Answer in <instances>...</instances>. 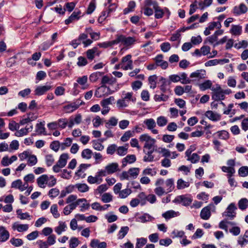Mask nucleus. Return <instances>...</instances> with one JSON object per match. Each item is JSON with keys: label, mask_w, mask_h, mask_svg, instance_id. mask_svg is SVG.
Returning a JSON list of instances; mask_svg holds the SVG:
<instances>
[{"label": "nucleus", "mask_w": 248, "mask_h": 248, "mask_svg": "<svg viewBox=\"0 0 248 248\" xmlns=\"http://www.w3.org/2000/svg\"><path fill=\"white\" fill-rule=\"evenodd\" d=\"M93 41L90 39H88L87 33H81L77 39L72 40L70 43L71 45L74 48H76L78 45L82 43L84 47H87L92 43Z\"/></svg>", "instance_id": "obj_1"}, {"label": "nucleus", "mask_w": 248, "mask_h": 248, "mask_svg": "<svg viewBox=\"0 0 248 248\" xmlns=\"http://www.w3.org/2000/svg\"><path fill=\"white\" fill-rule=\"evenodd\" d=\"M212 91V98L215 101H221L225 99V95L220 85L217 84L215 87L211 88Z\"/></svg>", "instance_id": "obj_2"}, {"label": "nucleus", "mask_w": 248, "mask_h": 248, "mask_svg": "<svg viewBox=\"0 0 248 248\" xmlns=\"http://www.w3.org/2000/svg\"><path fill=\"white\" fill-rule=\"evenodd\" d=\"M69 158V155L67 153L62 154L57 162L56 164L53 167V170H60L66 165L67 160Z\"/></svg>", "instance_id": "obj_3"}, {"label": "nucleus", "mask_w": 248, "mask_h": 248, "mask_svg": "<svg viewBox=\"0 0 248 248\" xmlns=\"http://www.w3.org/2000/svg\"><path fill=\"white\" fill-rule=\"evenodd\" d=\"M237 209V207L234 203L232 202L230 204L226 211L222 214L223 216L227 217L228 219L232 220L233 219L236 215L235 212Z\"/></svg>", "instance_id": "obj_4"}, {"label": "nucleus", "mask_w": 248, "mask_h": 248, "mask_svg": "<svg viewBox=\"0 0 248 248\" xmlns=\"http://www.w3.org/2000/svg\"><path fill=\"white\" fill-rule=\"evenodd\" d=\"M115 100L113 96H110L108 98L102 100L100 104L102 107L101 113L103 115H106L108 113L110 110V108L109 107V105L112 104Z\"/></svg>", "instance_id": "obj_5"}, {"label": "nucleus", "mask_w": 248, "mask_h": 248, "mask_svg": "<svg viewBox=\"0 0 248 248\" xmlns=\"http://www.w3.org/2000/svg\"><path fill=\"white\" fill-rule=\"evenodd\" d=\"M116 40L117 44L122 43L125 46H129L135 43L136 39L132 37H125L122 34H117Z\"/></svg>", "instance_id": "obj_6"}, {"label": "nucleus", "mask_w": 248, "mask_h": 248, "mask_svg": "<svg viewBox=\"0 0 248 248\" xmlns=\"http://www.w3.org/2000/svg\"><path fill=\"white\" fill-rule=\"evenodd\" d=\"M114 91H111L109 87L102 84L95 92V95L97 97H102L112 94Z\"/></svg>", "instance_id": "obj_7"}, {"label": "nucleus", "mask_w": 248, "mask_h": 248, "mask_svg": "<svg viewBox=\"0 0 248 248\" xmlns=\"http://www.w3.org/2000/svg\"><path fill=\"white\" fill-rule=\"evenodd\" d=\"M192 202V199L186 195H180L177 196L173 202L176 203H181L184 206L189 205Z\"/></svg>", "instance_id": "obj_8"}, {"label": "nucleus", "mask_w": 248, "mask_h": 248, "mask_svg": "<svg viewBox=\"0 0 248 248\" xmlns=\"http://www.w3.org/2000/svg\"><path fill=\"white\" fill-rule=\"evenodd\" d=\"M53 86L50 84L38 86L35 88L34 92V95L41 96L46 94L48 91L52 90Z\"/></svg>", "instance_id": "obj_9"}, {"label": "nucleus", "mask_w": 248, "mask_h": 248, "mask_svg": "<svg viewBox=\"0 0 248 248\" xmlns=\"http://www.w3.org/2000/svg\"><path fill=\"white\" fill-rule=\"evenodd\" d=\"M190 78H193L192 81L204 79L206 78V71L203 69L197 70L190 74Z\"/></svg>", "instance_id": "obj_10"}, {"label": "nucleus", "mask_w": 248, "mask_h": 248, "mask_svg": "<svg viewBox=\"0 0 248 248\" xmlns=\"http://www.w3.org/2000/svg\"><path fill=\"white\" fill-rule=\"evenodd\" d=\"M143 124L146 125L147 128L148 130H151L153 134H157L158 133V131L157 129H155L156 127V123L155 120L153 118L145 120L143 122Z\"/></svg>", "instance_id": "obj_11"}, {"label": "nucleus", "mask_w": 248, "mask_h": 248, "mask_svg": "<svg viewBox=\"0 0 248 248\" xmlns=\"http://www.w3.org/2000/svg\"><path fill=\"white\" fill-rule=\"evenodd\" d=\"M82 102L80 100H77L75 102L64 107V109L66 113H71L78 109L82 104Z\"/></svg>", "instance_id": "obj_12"}, {"label": "nucleus", "mask_w": 248, "mask_h": 248, "mask_svg": "<svg viewBox=\"0 0 248 248\" xmlns=\"http://www.w3.org/2000/svg\"><path fill=\"white\" fill-rule=\"evenodd\" d=\"M117 6L115 3L110 4L108 6V9L106 11H104L102 12L101 16H99L98 20H101L102 22L105 20L108 15L114 12L117 8Z\"/></svg>", "instance_id": "obj_13"}, {"label": "nucleus", "mask_w": 248, "mask_h": 248, "mask_svg": "<svg viewBox=\"0 0 248 248\" xmlns=\"http://www.w3.org/2000/svg\"><path fill=\"white\" fill-rule=\"evenodd\" d=\"M248 7L244 3H241L239 6H235L233 8V13L236 16H239L247 12Z\"/></svg>", "instance_id": "obj_14"}, {"label": "nucleus", "mask_w": 248, "mask_h": 248, "mask_svg": "<svg viewBox=\"0 0 248 248\" xmlns=\"http://www.w3.org/2000/svg\"><path fill=\"white\" fill-rule=\"evenodd\" d=\"M163 55L162 54L157 55L154 59L157 66H160L162 69H166L168 66V63L167 61L163 60Z\"/></svg>", "instance_id": "obj_15"}, {"label": "nucleus", "mask_w": 248, "mask_h": 248, "mask_svg": "<svg viewBox=\"0 0 248 248\" xmlns=\"http://www.w3.org/2000/svg\"><path fill=\"white\" fill-rule=\"evenodd\" d=\"M33 129V125L31 124H28L25 128H21L17 131L15 135L16 137H20L27 135L28 133L31 132Z\"/></svg>", "instance_id": "obj_16"}, {"label": "nucleus", "mask_w": 248, "mask_h": 248, "mask_svg": "<svg viewBox=\"0 0 248 248\" xmlns=\"http://www.w3.org/2000/svg\"><path fill=\"white\" fill-rule=\"evenodd\" d=\"M81 14V13L79 10H76L68 17V18L65 20V24L68 25L74 21L78 20L80 17V15Z\"/></svg>", "instance_id": "obj_17"}, {"label": "nucleus", "mask_w": 248, "mask_h": 248, "mask_svg": "<svg viewBox=\"0 0 248 248\" xmlns=\"http://www.w3.org/2000/svg\"><path fill=\"white\" fill-rule=\"evenodd\" d=\"M205 115L209 120L214 122L218 121L221 119V115L219 114L214 112L212 110L207 111L205 113Z\"/></svg>", "instance_id": "obj_18"}, {"label": "nucleus", "mask_w": 248, "mask_h": 248, "mask_svg": "<svg viewBox=\"0 0 248 248\" xmlns=\"http://www.w3.org/2000/svg\"><path fill=\"white\" fill-rule=\"evenodd\" d=\"M154 150H145L143 149V152L145 155L143 157V161L145 162H152L154 160V157L152 155L153 152L155 151Z\"/></svg>", "instance_id": "obj_19"}, {"label": "nucleus", "mask_w": 248, "mask_h": 248, "mask_svg": "<svg viewBox=\"0 0 248 248\" xmlns=\"http://www.w3.org/2000/svg\"><path fill=\"white\" fill-rule=\"evenodd\" d=\"M14 230H17L18 232H23L27 231L29 229L28 224H20L18 222H15L12 226Z\"/></svg>", "instance_id": "obj_20"}, {"label": "nucleus", "mask_w": 248, "mask_h": 248, "mask_svg": "<svg viewBox=\"0 0 248 248\" xmlns=\"http://www.w3.org/2000/svg\"><path fill=\"white\" fill-rule=\"evenodd\" d=\"M211 215L210 207L208 206L202 208L200 213L201 217L204 220L208 219Z\"/></svg>", "instance_id": "obj_21"}, {"label": "nucleus", "mask_w": 248, "mask_h": 248, "mask_svg": "<svg viewBox=\"0 0 248 248\" xmlns=\"http://www.w3.org/2000/svg\"><path fill=\"white\" fill-rule=\"evenodd\" d=\"M17 159V157L16 155H13L10 158H9L7 156H5L2 158L1 163L3 166H7L16 160Z\"/></svg>", "instance_id": "obj_22"}, {"label": "nucleus", "mask_w": 248, "mask_h": 248, "mask_svg": "<svg viewBox=\"0 0 248 248\" xmlns=\"http://www.w3.org/2000/svg\"><path fill=\"white\" fill-rule=\"evenodd\" d=\"M136 160V157L134 155H127L122 160V167H125L128 163L131 164L134 162Z\"/></svg>", "instance_id": "obj_23"}, {"label": "nucleus", "mask_w": 248, "mask_h": 248, "mask_svg": "<svg viewBox=\"0 0 248 248\" xmlns=\"http://www.w3.org/2000/svg\"><path fill=\"white\" fill-rule=\"evenodd\" d=\"M45 125V122L43 121L42 122H40V123H38L36 124L35 126V132L37 133L38 135L44 134L45 135H46V128L44 126Z\"/></svg>", "instance_id": "obj_24"}, {"label": "nucleus", "mask_w": 248, "mask_h": 248, "mask_svg": "<svg viewBox=\"0 0 248 248\" xmlns=\"http://www.w3.org/2000/svg\"><path fill=\"white\" fill-rule=\"evenodd\" d=\"M9 232L5 229V228L3 227H0V239L1 242H5L9 238Z\"/></svg>", "instance_id": "obj_25"}, {"label": "nucleus", "mask_w": 248, "mask_h": 248, "mask_svg": "<svg viewBox=\"0 0 248 248\" xmlns=\"http://www.w3.org/2000/svg\"><path fill=\"white\" fill-rule=\"evenodd\" d=\"M128 144H125L124 146L118 147L117 146V154L120 156H124L127 153Z\"/></svg>", "instance_id": "obj_26"}, {"label": "nucleus", "mask_w": 248, "mask_h": 248, "mask_svg": "<svg viewBox=\"0 0 248 248\" xmlns=\"http://www.w3.org/2000/svg\"><path fill=\"white\" fill-rule=\"evenodd\" d=\"M116 82V79L114 77L109 78L108 76H103L101 79V84L106 85V84L112 85Z\"/></svg>", "instance_id": "obj_27"}, {"label": "nucleus", "mask_w": 248, "mask_h": 248, "mask_svg": "<svg viewBox=\"0 0 248 248\" xmlns=\"http://www.w3.org/2000/svg\"><path fill=\"white\" fill-rule=\"evenodd\" d=\"M48 181V176L46 174L41 175L37 180L38 186L42 188H44L45 187L44 185L45 184H47Z\"/></svg>", "instance_id": "obj_28"}, {"label": "nucleus", "mask_w": 248, "mask_h": 248, "mask_svg": "<svg viewBox=\"0 0 248 248\" xmlns=\"http://www.w3.org/2000/svg\"><path fill=\"white\" fill-rule=\"evenodd\" d=\"M179 215L178 212H175L173 210H169L162 214V217L166 220L177 217Z\"/></svg>", "instance_id": "obj_29"}, {"label": "nucleus", "mask_w": 248, "mask_h": 248, "mask_svg": "<svg viewBox=\"0 0 248 248\" xmlns=\"http://www.w3.org/2000/svg\"><path fill=\"white\" fill-rule=\"evenodd\" d=\"M104 74V72H95L91 74L89 77V80L91 82H96L100 78L102 77Z\"/></svg>", "instance_id": "obj_30"}, {"label": "nucleus", "mask_w": 248, "mask_h": 248, "mask_svg": "<svg viewBox=\"0 0 248 248\" xmlns=\"http://www.w3.org/2000/svg\"><path fill=\"white\" fill-rule=\"evenodd\" d=\"M212 82L210 80H206L203 82L198 85L199 88L201 91H205L208 89H211L212 87Z\"/></svg>", "instance_id": "obj_31"}, {"label": "nucleus", "mask_w": 248, "mask_h": 248, "mask_svg": "<svg viewBox=\"0 0 248 248\" xmlns=\"http://www.w3.org/2000/svg\"><path fill=\"white\" fill-rule=\"evenodd\" d=\"M159 82L161 83V85L159 88L162 93H165L167 90V86L169 84L168 80L163 77H161L159 79Z\"/></svg>", "instance_id": "obj_32"}, {"label": "nucleus", "mask_w": 248, "mask_h": 248, "mask_svg": "<svg viewBox=\"0 0 248 248\" xmlns=\"http://www.w3.org/2000/svg\"><path fill=\"white\" fill-rule=\"evenodd\" d=\"M230 32L234 35H239L242 32V27L240 25H232Z\"/></svg>", "instance_id": "obj_33"}, {"label": "nucleus", "mask_w": 248, "mask_h": 248, "mask_svg": "<svg viewBox=\"0 0 248 248\" xmlns=\"http://www.w3.org/2000/svg\"><path fill=\"white\" fill-rule=\"evenodd\" d=\"M155 152H158L159 154H162V156L165 157H170L171 155L170 152L165 148L159 147L156 148Z\"/></svg>", "instance_id": "obj_34"}, {"label": "nucleus", "mask_w": 248, "mask_h": 248, "mask_svg": "<svg viewBox=\"0 0 248 248\" xmlns=\"http://www.w3.org/2000/svg\"><path fill=\"white\" fill-rule=\"evenodd\" d=\"M88 80V77L87 76H83L81 77H79L77 80V82L82 86V89H87L88 85H86Z\"/></svg>", "instance_id": "obj_35"}, {"label": "nucleus", "mask_w": 248, "mask_h": 248, "mask_svg": "<svg viewBox=\"0 0 248 248\" xmlns=\"http://www.w3.org/2000/svg\"><path fill=\"white\" fill-rule=\"evenodd\" d=\"M155 10V17L156 19H160L163 17L165 12L163 9H162L158 5L154 9Z\"/></svg>", "instance_id": "obj_36"}, {"label": "nucleus", "mask_w": 248, "mask_h": 248, "mask_svg": "<svg viewBox=\"0 0 248 248\" xmlns=\"http://www.w3.org/2000/svg\"><path fill=\"white\" fill-rule=\"evenodd\" d=\"M115 45H117L116 38L112 41L100 43L98 44V46L100 47L107 48L108 47H111Z\"/></svg>", "instance_id": "obj_37"}, {"label": "nucleus", "mask_w": 248, "mask_h": 248, "mask_svg": "<svg viewBox=\"0 0 248 248\" xmlns=\"http://www.w3.org/2000/svg\"><path fill=\"white\" fill-rule=\"evenodd\" d=\"M179 75L180 82L182 84H189L192 82V79H189L187 77V75L186 73L183 72L180 73Z\"/></svg>", "instance_id": "obj_38"}, {"label": "nucleus", "mask_w": 248, "mask_h": 248, "mask_svg": "<svg viewBox=\"0 0 248 248\" xmlns=\"http://www.w3.org/2000/svg\"><path fill=\"white\" fill-rule=\"evenodd\" d=\"M129 231L128 226H124L121 227L118 234V239H122L127 234Z\"/></svg>", "instance_id": "obj_39"}, {"label": "nucleus", "mask_w": 248, "mask_h": 248, "mask_svg": "<svg viewBox=\"0 0 248 248\" xmlns=\"http://www.w3.org/2000/svg\"><path fill=\"white\" fill-rule=\"evenodd\" d=\"M16 214L17 215V217L21 220L23 219H30V215L28 213L26 212L23 213L22 212V210L20 209H17L16 210Z\"/></svg>", "instance_id": "obj_40"}, {"label": "nucleus", "mask_w": 248, "mask_h": 248, "mask_svg": "<svg viewBox=\"0 0 248 248\" xmlns=\"http://www.w3.org/2000/svg\"><path fill=\"white\" fill-rule=\"evenodd\" d=\"M157 77L156 75L150 76L148 78L149 84L150 88L154 89L156 87V79Z\"/></svg>", "instance_id": "obj_41"}, {"label": "nucleus", "mask_w": 248, "mask_h": 248, "mask_svg": "<svg viewBox=\"0 0 248 248\" xmlns=\"http://www.w3.org/2000/svg\"><path fill=\"white\" fill-rule=\"evenodd\" d=\"M66 228L67 226L65 222L60 221L59 222V225L55 228V231L58 234L60 235L62 232L65 231Z\"/></svg>", "instance_id": "obj_42"}, {"label": "nucleus", "mask_w": 248, "mask_h": 248, "mask_svg": "<svg viewBox=\"0 0 248 248\" xmlns=\"http://www.w3.org/2000/svg\"><path fill=\"white\" fill-rule=\"evenodd\" d=\"M238 207L241 210H246L248 207V200L246 198L241 199L238 202Z\"/></svg>", "instance_id": "obj_43"}, {"label": "nucleus", "mask_w": 248, "mask_h": 248, "mask_svg": "<svg viewBox=\"0 0 248 248\" xmlns=\"http://www.w3.org/2000/svg\"><path fill=\"white\" fill-rule=\"evenodd\" d=\"M218 137L223 140H227L229 139L230 134L226 130L218 131L217 132Z\"/></svg>", "instance_id": "obj_44"}, {"label": "nucleus", "mask_w": 248, "mask_h": 248, "mask_svg": "<svg viewBox=\"0 0 248 248\" xmlns=\"http://www.w3.org/2000/svg\"><path fill=\"white\" fill-rule=\"evenodd\" d=\"M235 172V171H228V173L227 174V176L228 178V183L232 187L236 186V182L235 181L234 178H232Z\"/></svg>", "instance_id": "obj_45"}, {"label": "nucleus", "mask_w": 248, "mask_h": 248, "mask_svg": "<svg viewBox=\"0 0 248 248\" xmlns=\"http://www.w3.org/2000/svg\"><path fill=\"white\" fill-rule=\"evenodd\" d=\"M134 136V132L131 130L126 131L121 138V140L123 142H126L129 140L130 138Z\"/></svg>", "instance_id": "obj_46"}, {"label": "nucleus", "mask_w": 248, "mask_h": 248, "mask_svg": "<svg viewBox=\"0 0 248 248\" xmlns=\"http://www.w3.org/2000/svg\"><path fill=\"white\" fill-rule=\"evenodd\" d=\"M189 186V183L188 182H185L182 179H179L177 181V187L178 189H184Z\"/></svg>", "instance_id": "obj_47"}, {"label": "nucleus", "mask_w": 248, "mask_h": 248, "mask_svg": "<svg viewBox=\"0 0 248 248\" xmlns=\"http://www.w3.org/2000/svg\"><path fill=\"white\" fill-rule=\"evenodd\" d=\"M248 243V232L246 231L243 237H239L238 240V243L243 247L245 244Z\"/></svg>", "instance_id": "obj_48"}, {"label": "nucleus", "mask_w": 248, "mask_h": 248, "mask_svg": "<svg viewBox=\"0 0 248 248\" xmlns=\"http://www.w3.org/2000/svg\"><path fill=\"white\" fill-rule=\"evenodd\" d=\"M37 159L36 155L31 154L27 159L28 165L30 166H32L35 165L37 163Z\"/></svg>", "instance_id": "obj_49"}, {"label": "nucleus", "mask_w": 248, "mask_h": 248, "mask_svg": "<svg viewBox=\"0 0 248 248\" xmlns=\"http://www.w3.org/2000/svg\"><path fill=\"white\" fill-rule=\"evenodd\" d=\"M156 123L159 126L163 127L167 124L168 120L165 117L161 116L157 118Z\"/></svg>", "instance_id": "obj_50"}, {"label": "nucleus", "mask_w": 248, "mask_h": 248, "mask_svg": "<svg viewBox=\"0 0 248 248\" xmlns=\"http://www.w3.org/2000/svg\"><path fill=\"white\" fill-rule=\"evenodd\" d=\"M93 152L89 149H85L83 150L81 153V156L83 158L89 159L92 157Z\"/></svg>", "instance_id": "obj_51"}, {"label": "nucleus", "mask_w": 248, "mask_h": 248, "mask_svg": "<svg viewBox=\"0 0 248 248\" xmlns=\"http://www.w3.org/2000/svg\"><path fill=\"white\" fill-rule=\"evenodd\" d=\"M227 165L228 167H223L222 169H225L227 170H234L233 167L235 165V160L233 159L228 160Z\"/></svg>", "instance_id": "obj_52"}, {"label": "nucleus", "mask_w": 248, "mask_h": 248, "mask_svg": "<svg viewBox=\"0 0 248 248\" xmlns=\"http://www.w3.org/2000/svg\"><path fill=\"white\" fill-rule=\"evenodd\" d=\"M97 50V48L96 47H93L92 49L88 50L86 52L87 58L90 60H93L94 58L95 53Z\"/></svg>", "instance_id": "obj_53"}, {"label": "nucleus", "mask_w": 248, "mask_h": 248, "mask_svg": "<svg viewBox=\"0 0 248 248\" xmlns=\"http://www.w3.org/2000/svg\"><path fill=\"white\" fill-rule=\"evenodd\" d=\"M156 142V140L154 139L148 142L145 143L143 146V149L145 150H154V145Z\"/></svg>", "instance_id": "obj_54"}, {"label": "nucleus", "mask_w": 248, "mask_h": 248, "mask_svg": "<svg viewBox=\"0 0 248 248\" xmlns=\"http://www.w3.org/2000/svg\"><path fill=\"white\" fill-rule=\"evenodd\" d=\"M129 101L124 99H119L117 101V106L119 108L127 107L128 105Z\"/></svg>", "instance_id": "obj_55"}, {"label": "nucleus", "mask_w": 248, "mask_h": 248, "mask_svg": "<svg viewBox=\"0 0 248 248\" xmlns=\"http://www.w3.org/2000/svg\"><path fill=\"white\" fill-rule=\"evenodd\" d=\"M101 200L104 203H108L112 201V196L109 193H105L101 197Z\"/></svg>", "instance_id": "obj_56"}, {"label": "nucleus", "mask_w": 248, "mask_h": 248, "mask_svg": "<svg viewBox=\"0 0 248 248\" xmlns=\"http://www.w3.org/2000/svg\"><path fill=\"white\" fill-rule=\"evenodd\" d=\"M59 128H60L61 129H64L68 124V120L66 118H61L58 120L57 121Z\"/></svg>", "instance_id": "obj_57"}, {"label": "nucleus", "mask_w": 248, "mask_h": 248, "mask_svg": "<svg viewBox=\"0 0 248 248\" xmlns=\"http://www.w3.org/2000/svg\"><path fill=\"white\" fill-rule=\"evenodd\" d=\"M169 98L168 95L164 94L162 93L161 95L155 94L154 96V99L155 101H166Z\"/></svg>", "instance_id": "obj_58"}, {"label": "nucleus", "mask_w": 248, "mask_h": 248, "mask_svg": "<svg viewBox=\"0 0 248 248\" xmlns=\"http://www.w3.org/2000/svg\"><path fill=\"white\" fill-rule=\"evenodd\" d=\"M147 242V240L145 238H140L137 239V243L136 244V248H141L144 246Z\"/></svg>", "instance_id": "obj_59"}, {"label": "nucleus", "mask_w": 248, "mask_h": 248, "mask_svg": "<svg viewBox=\"0 0 248 248\" xmlns=\"http://www.w3.org/2000/svg\"><path fill=\"white\" fill-rule=\"evenodd\" d=\"M200 159V157L197 153H193L189 157L187 158V160L192 163H196L199 161Z\"/></svg>", "instance_id": "obj_60"}, {"label": "nucleus", "mask_w": 248, "mask_h": 248, "mask_svg": "<svg viewBox=\"0 0 248 248\" xmlns=\"http://www.w3.org/2000/svg\"><path fill=\"white\" fill-rule=\"evenodd\" d=\"M78 190L81 192H85L89 190V186L85 184H78L76 185Z\"/></svg>", "instance_id": "obj_61"}, {"label": "nucleus", "mask_w": 248, "mask_h": 248, "mask_svg": "<svg viewBox=\"0 0 248 248\" xmlns=\"http://www.w3.org/2000/svg\"><path fill=\"white\" fill-rule=\"evenodd\" d=\"M19 123L18 124L14 121H12L9 123L8 128L12 131L17 130L19 128Z\"/></svg>", "instance_id": "obj_62"}, {"label": "nucleus", "mask_w": 248, "mask_h": 248, "mask_svg": "<svg viewBox=\"0 0 248 248\" xmlns=\"http://www.w3.org/2000/svg\"><path fill=\"white\" fill-rule=\"evenodd\" d=\"M10 242L12 245L15 247H19L23 244V241L21 239L14 237L11 238Z\"/></svg>", "instance_id": "obj_63"}, {"label": "nucleus", "mask_w": 248, "mask_h": 248, "mask_svg": "<svg viewBox=\"0 0 248 248\" xmlns=\"http://www.w3.org/2000/svg\"><path fill=\"white\" fill-rule=\"evenodd\" d=\"M79 244V241L77 237H73L69 240V247L70 248H75Z\"/></svg>", "instance_id": "obj_64"}]
</instances>
